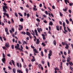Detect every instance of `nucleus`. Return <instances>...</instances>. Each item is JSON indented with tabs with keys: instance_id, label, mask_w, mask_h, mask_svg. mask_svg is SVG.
<instances>
[{
	"instance_id": "nucleus-35",
	"label": "nucleus",
	"mask_w": 73,
	"mask_h": 73,
	"mask_svg": "<svg viewBox=\"0 0 73 73\" xmlns=\"http://www.w3.org/2000/svg\"><path fill=\"white\" fill-rule=\"evenodd\" d=\"M49 54H52V50H50L49 51Z\"/></svg>"
},
{
	"instance_id": "nucleus-4",
	"label": "nucleus",
	"mask_w": 73,
	"mask_h": 73,
	"mask_svg": "<svg viewBox=\"0 0 73 73\" xmlns=\"http://www.w3.org/2000/svg\"><path fill=\"white\" fill-rule=\"evenodd\" d=\"M3 14L5 15V16H6L8 18H9V15H8V13H3Z\"/></svg>"
},
{
	"instance_id": "nucleus-55",
	"label": "nucleus",
	"mask_w": 73,
	"mask_h": 73,
	"mask_svg": "<svg viewBox=\"0 0 73 73\" xmlns=\"http://www.w3.org/2000/svg\"><path fill=\"white\" fill-rule=\"evenodd\" d=\"M11 21H12V23H14V21L13 20V19L12 18L11 19Z\"/></svg>"
},
{
	"instance_id": "nucleus-57",
	"label": "nucleus",
	"mask_w": 73,
	"mask_h": 73,
	"mask_svg": "<svg viewBox=\"0 0 73 73\" xmlns=\"http://www.w3.org/2000/svg\"><path fill=\"white\" fill-rule=\"evenodd\" d=\"M44 62H45V61H42V64H43V65H44Z\"/></svg>"
},
{
	"instance_id": "nucleus-47",
	"label": "nucleus",
	"mask_w": 73,
	"mask_h": 73,
	"mask_svg": "<svg viewBox=\"0 0 73 73\" xmlns=\"http://www.w3.org/2000/svg\"><path fill=\"white\" fill-rule=\"evenodd\" d=\"M60 16H61V17H63V15H62V13H60Z\"/></svg>"
},
{
	"instance_id": "nucleus-3",
	"label": "nucleus",
	"mask_w": 73,
	"mask_h": 73,
	"mask_svg": "<svg viewBox=\"0 0 73 73\" xmlns=\"http://www.w3.org/2000/svg\"><path fill=\"white\" fill-rule=\"evenodd\" d=\"M40 40H39V39H36V44H40Z\"/></svg>"
},
{
	"instance_id": "nucleus-48",
	"label": "nucleus",
	"mask_w": 73,
	"mask_h": 73,
	"mask_svg": "<svg viewBox=\"0 0 73 73\" xmlns=\"http://www.w3.org/2000/svg\"><path fill=\"white\" fill-rule=\"evenodd\" d=\"M63 27L65 26V22H63Z\"/></svg>"
},
{
	"instance_id": "nucleus-41",
	"label": "nucleus",
	"mask_w": 73,
	"mask_h": 73,
	"mask_svg": "<svg viewBox=\"0 0 73 73\" xmlns=\"http://www.w3.org/2000/svg\"><path fill=\"white\" fill-rule=\"evenodd\" d=\"M69 67H70V70H73V67H72L70 66H69Z\"/></svg>"
},
{
	"instance_id": "nucleus-11",
	"label": "nucleus",
	"mask_w": 73,
	"mask_h": 73,
	"mask_svg": "<svg viewBox=\"0 0 73 73\" xmlns=\"http://www.w3.org/2000/svg\"><path fill=\"white\" fill-rule=\"evenodd\" d=\"M56 30L58 31H60V28H59V26H56Z\"/></svg>"
},
{
	"instance_id": "nucleus-23",
	"label": "nucleus",
	"mask_w": 73,
	"mask_h": 73,
	"mask_svg": "<svg viewBox=\"0 0 73 73\" xmlns=\"http://www.w3.org/2000/svg\"><path fill=\"white\" fill-rule=\"evenodd\" d=\"M49 25H53V23H52V22L50 21L49 23Z\"/></svg>"
},
{
	"instance_id": "nucleus-36",
	"label": "nucleus",
	"mask_w": 73,
	"mask_h": 73,
	"mask_svg": "<svg viewBox=\"0 0 73 73\" xmlns=\"http://www.w3.org/2000/svg\"><path fill=\"white\" fill-rule=\"evenodd\" d=\"M11 30L12 31H13V32H14L15 31V29H14V28H11Z\"/></svg>"
},
{
	"instance_id": "nucleus-24",
	"label": "nucleus",
	"mask_w": 73,
	"mask_h": 73,
	"mask_svg": "<svg viewBox=\"0 0 73 73\" xmlns=\"http://www.w3.org/2000/svg\"><path fill=\"white\" fill-rule=\"evenodd\" d=\"M27 18H28L29 17V16H30V15H29V13H27Z\"/></svg>"
},
{
	"instance_id": "nucleus-62",
	"label": "nucleus",
	"mask_w": 73,
	"mask_h": 73,
	"mask_svg": "<svg viewBox=\"0 0 73 73\" xmlns=\"http://www.w3.org/2000/svg\"><path fill=\"white\" fill-rule=\"evenodd\" d=\"M26 72H28V68L26 69Z\"/></svg>"
},
{
	"instance_id": "nucleus-30",
	"label": "nucleus",
	"mask_w": 73,
	"mask_h": 73,
	"mask_svg": "<svg viewBox=\"0 0 73 73\" xmlns=\"http://www.w3.org/2000/svg\"><path fill=\"white\" fill-rule=\"evenodd\" d=\"M67 28L68 31L69 32H71V30L68 27H67Z\"/></svg>"
},
{
	"instance_id": "nucleus-17",
	"label": "nucleus",
	"mask_w": 73,
	"mask_h": 73,
	"mask_svg": "<svg viewBox=\"0 0 73 73\" xmlns=\"http://www.w3.org/2000/svg\"><path fill=\"white\" fill-rule=\"evenodd\" d=\"M18 15H19V16H21V17H23V15H22V14L21 13H18Z\"/></svg>"
},
{
	"instance_id": "nucleus-6",
	"label": "nucleus",
	"mask_w": 73,
	"mask_h": 73,
	"mask_svg": "<svg viewBox=\"0 0 73 73\" xmlns=\"http://www.w3.org/2000/svg\"><path fill=\"white\" fill-rule=\"evenodd\" d=\"M62 62H60V69L61 70H62Z\"/></svg>"
},
{
	"instance_id": "nucleus-46",
	"label": "nucleus",
	"mask_w": 73,
	"mask_h": 73,
	"mask_svg": "<svg viewBox=\"0 0 73 73\" xmlns=\"http://www.w3.org/2000/svg\"><path fill=\"white\" fill-rule=\"evenodd\" d=\"M17 66L19 67V66H20V64H19V63H17Z\"/></svg>"
},
{
	"instance_id": "nucleus-14",
	"label": "nucleus",
	"mask_w": 73,
	"mask_h": 73,
	"mask_svg": "<svg viewBox=\"0 0 73 73\" xmlns=\"http://www.w3.org/2000/svg\"><path fill=\"white\" fill-rule=\"evenodd\" d=\"M11 62L13 64L14 66H15V62H14V60H12Z\"/></svg>"
},
{
	"instance_id": "nucleus-20",
	"label": "nucleus",
	"mask_w": 73,
	"mask_h": 73,
	"mask_svg": "<svg viewBox=\"0 0 73 73\" xmlns=\"http://www.w3.org/2000/svg\"><path fill=\"white\" fill-rule=\"evenodd\" d=\"M39 65H40V66H41V68L42 70H44V68H43V67H42V66L40 64H39Z\"/></svg>"
},
{
	"instance_id": "nucleus-26",
	"label": "nucleus",
	"mask_w": 73,
	"mask_h": 73,
	"mask_svg": "<svg viewBox=\"0 0 73 73\" xmlns=\"http://www.w3.org/2000/svg\"><path fill=\"white\" fill-rule=\"evenodd\" d=\"M34 38H35L34 39V41L35 42H36V40H37V38L36 36H34Z\"/></svg>"
},
{
	"instance_id": "nucleus-60",
	"label": "nucleus",
	"mask_w": 73,
	"mask_h": 73,
	"mask_svg": "<svg viewBox=\"0 0 73 73\" xmlns=\"http://www.w3.org/2000/svg\"><path fill=\"white\" fill-rule=\"evenodd\" d=\"M52 54H48V56H51Z\"/></svg>"
},
{
	"instance_id": "nucleus-22",
	"label": "nucleus",
	"mask_w": 73,
	"mask_h": 73,
	"mask_svg": "<svg viewBox=\"0 0 73 73\" xmlns=\"http://www.w3.org/2000/svg\"><path fill=\"white\" fill-rule=\"evenodd\" d=\"M41 55L42 57H43L44 56V54L43 53V51H41Z\"/></svg>"
},
{
	"instance_id": "nucleus-21",
	"label": "nucleus",
	"mask_w": 73,
	"mask_h": 73,
	"mask_svg": "<svg viewBox=\"0 0 73 73\" xmlns=\"http://www.w3.org/2000/svg\"><path fill=\"white\" fill-rule=\"evenodd\" d=\"M13 72L14 73H16V69L14 68L13 69Z\"/></svg>"
},
{
	"instance_id": "nucleus-37",
	"label": "nucleus",
	"mask_w": 73,
	"mask_h": 73,
	"mask_svg": "<svg viewBox=\"0 0 73 73\" xmlns=\"http://www.w3.org/2000/svg\"><path fill=\"white\" fill-rule=\"evenodd\" d=\"M23 65L24 68H26V67L27 66V65L25 64V63H23Z\"/></svg>"
},
{
	"instance_id": "nucleus-28",
	"label": "nucleus",
	"mask_w": 73,
	"mask_h": 73,
	"mask_svg": "<svg viewBox=\"0 0 73 73\" xmlns=\"http://www.w3.org/2000/svg\"><path fill=\"white\" fill-rule=\"evenodd\" d=\"M47 65L49 68H50V64L48 62H47Z\"/></svg>"
},
{
	"instance_id": "nucleus-1",
	"label": "nucleus",
	"mask_w": 73,
	"mask_h": 73,
	"mask_svg": "<svg viewBox=\"0 0 73 73\" xmlns=\"http://www.w3.org/2000/svg\"><path fill=\"white\" fill-rule=\"evenodd\" d=\"M31 48H33V49H34L33 50L34 51V56H36L37 55V54L36 53H39V52L37 50V49L36 48H35V47H34V46L31 45Z\"/></svg>"
},
{
	"instance_id": "nucleus-40",
	"label": "nucleus",
	"mask_w": 73,
	"mask_h": 73,
	"mask_svg": "<svg viewBox=\"0 0 73 73\" xmlns=\"http://www.w3.org/2000/svg\"><path fill=\"white\" fill-rule=\"evenodd\" d=\"M65 61H66V60L65 59H63L62 60V62H65Z\"/></svg>"
},
{
	"instance_id": "nucleus-56",
	"label": "nucleus",
	"mask_w": 73,
	"mask_h": 73,
	"mask_svg": "<svg viewBox=\"0 0 73 73\" xmlns=\"http://www.w3.org/2000/svg\"><path fill=\"white\" fill-rule=\"evenodd\" d=\"M42 45H43V46H45V45L44 44V43H42Z\"/></svg>"
},
{
	"instance_id": "nucleus-43",
	"label": "nucleus",
	"mask_w": 73,
	"mask_h": 73,
	"mask_svg": "<svg viewBox=\"0 0 73 73\" xmlns=\"http://www.w3.org/2000/svg\"><path fill=\"white\" fill-rule=\"evenodd\" d=\"M0 39L1 40V41L3 42V38H2V37L1 36H0Z\"/></svg>"
},
{
	"instance_id": "nucleus-63",
	"label": "nucleus",
	"mask_w": 73,
	"mask_h": 73,
	"mask_svg": "<svg viewBox=\"0 0 73 73\" xmlns=\"http://www.w3.org/2000/svg\"><path fill=\"white\" fill-rule=\"evenodd\" d=\"M39 31H42V29H41V28H40L39 29Z\"/></svg>"
},
{
	"instance_id": "nucleus-12",
	"label": "nucleus",
	"mask_w": 73,
	"mask_h": 73,
	"mask_svg": "<svg viewBox=\"0 0 73 73\" xmlns=\"http://www.w3.org/2000/svg\"><path fill=\"white\" fill-rule=\"evenodd\" d=\"M69 63V64L71 66H72V65H73V62H68Z\"/></svg>"
},
{
	"instance_id": "nucleus-34",
	"label": "nucleus",
	"mask_w": 73,
	"mask_h": 73,
	"mask_svg": "<svg viewBox=\"0 0 73 73\" xmlns=\"http://www.w3.org/2000/svg\"><path fill=\"white\" fill-rule=\"evenodd\" d=\"M17 72H19V73H21V70H17Z\"/></svg>"
},
{
	"instance_id": "nucleus-50",
	"label": "nucleus",
	"mask_w": 73,
	"mask_h": 73,
	"mask_svg": "<svg viewBox=\"0 0 73 73\" xmlns=\"http://www.w3.org/2000/svg\"><path fill=\"white\" fill-rule=\"evenodd\" d=\"M48 9L50 11H52V10L51 9H50V7H48Z\"/></svg>"
},
{
	"instance_id": "nucleus-9",
	"label": "nucleus",
	"mask_w": 73,
	"mask_h": 73,
	"mask_svg": "<svg viewBox=\"0 0 73 73\" xmlns=\"http://www.w3.org/2000/svg\"><path fill=\"white\" fill-rule=\"evenodd\" d=\"M5 60H6L5 59V58H4L2 59V61L3 62V63H4V64H5V62L6 61Z\"/></svg>"
},
{
	"instance_id": "nucleus-39",
	"label": "nucleus",
	"mask_w": 73,
	"mask_h": 73,
	"mask_svg": "<svg viewBox=\"0 0 73 73\" xmlns=\"http://www.w3.org/2000/svg\"><path fill=\"white\" fill-rule=\"evenodd\" d=\"M11 48L12 49H14V46H13V45H11Z\"/></svg>"
},
{
	"instance_id": "nucleus-13",
	"label": "nucleus",
	"mask_w": 73,
	"mask_h": 73,
	"mask_svg": "<svg viewBox=\"0 0 73 73\" xmlns=\"http://www.w3.org/2000/svg\"><path fill=\"white\" fill-rule=\"evenodd\" d=\"M66 22L67 24H68H68H69V22H70L69 21H68L67 19H66Z\"/></svg>"
},
{
	"instance_id": "nucleus-8",
	"label": "nucleus",
	"mask_w": 73,
	"mask_h": 73,
	"mask_svg": "<svg viewBox=\"0 0 73 73\" xmlns=\"http://www.w3.org/2000/svg\"><path fill=\"white\" fill-rule=\"evenodd\" d=\"M32 57L33 58L32 59L31 61L32 62H34V61H35V57L33 56Z\"/></svg>"
},
{
	"instance_id": "nucleus-61",
	"label": "nucleus",
	"mask_w": 73,
	"mask_h": 73,
	"mask_svg": "<svg viewBox=\"0 0 73 73\" xmlns=\"http://www.w3.org/2000/svg\"><path fill=\"white\" fill-rule=\"evenodd\" d=\"M3 57H5V54L4 53H3Z\"/></svg>"
},
{
	"instance_id": "nucleus-10",
	"label": "nucleus",
	"mask_w": 73,
	"mask_h": 73,
	"mask_svg": "<svg viewBox=\"0 0 73 73\" xmlns=\"http://www.w3.org/2000/svg\"><path fill=\"white\" fill-rule=\"evenodd\" d=\"M63 10L64 12H66L68 11V8H66L65 9H63Z\"/></svg>"
},
{
	"instance_id": "nucleus-27",
	"label": "nucleus",
	"mask_w": 73,
	"mask_h": 73,
	"mask_svg": "<svg viewBox=\"0 0 73 73\" xmlns=\"http://www.w3.org/2000/svg\"><path fill=\"white\" fill-rule=\"evenodd\" d=\"M2 48L4 50H7V48H6V47L5 46H3L2 47Z\"/></svg>"
},
{
	"instance_id": "nucleus-44",
	"label": "nucleus",
	"mask_w": 73,
	"mask_h": 73,
	"mask_svg": "<svg viewBox=\"0 0 73 73\" xmlns=\"http://www.w3.org/2000/svg\"><path fill=\"white\" fill-rule=\"evenodd\" d=\"M15 15L16 16V17H18V15H17V13H15Z\"/></svg>"
},
{
	"instance_id": "nucleus-58",
	"label": "nucleus",
	"mask_w": 73,
	"mask_h": 73,
	"mask_svg": "<svg viewBox=\"0 0 73 73\" xmlns=\"http://www.w3.org/2000/svg\"><path fill=\"white\" fill-rule=\"evenodd\" d=\"M9 31L11 33H13V32L11 30H10Z\"/></svg>"
},
{
	"instance_id": "nucleus-18",
	"label": "nucleus",
	"mask_w": 73,
	"mask_h": 73,
	"mask_svg": "<svg viewBox=\"0 0 73 73\" xmlns=\"http://www.w3.org/2000/svg\"><path fill=\"white\" fill-rule=\"evenodd\" d=\"M53 44L54 45H56V40H54L53 42Z\"/></svg>"
},
{
	"instance_id": "nucleus-15",
	"label": "nucleus",
	"mask_w": 73,
	"mask_h": 73,
	"mask_svg": "<svg viewBox=\"0 0 73 73\" xmlns=\"http://www.w3.org/2000/svg\"><path fill=\"white\" fill-rule=\"evenodd\" d=\"M5 31L6 32H8V28H7L5 27Z\"/></svg>"
},
{
	"instance_id": "nucleus-19",
	"label": "nucleus",
	"mask_w": 73,
	"mask_h": 73,
	"mask_svg": "<svg viewBox=\"0 0 73 73\" xmlns=\"http://www.w3.org/2000/svg\"><path fill=\"white\" fill-rule=\"evenodd\" d=\"M36 20L37 21H38L39 23H40V19H39L38 18H37L36 19Z\"/></svg>"
},
{
	"instance_id": "nucleus-53",
	"label": "nucleus",
	"mask_w": 73,
	"mask_h": 73,
	"mask_svg": "<svg viewBox=\"0 0 73 73\" xmlns=\"http://www.w3.org/2000/svg\"><path fill=\"white\" fill-rule=\"evenodd\" d=\"M27 16V13H24V16Z\"/></svg>"
},
{
	"instance_id": "nucleus-51",
	"label": "nucleus",
	"mask_w": 73,
	"mask_h": 73,
	"mask_svg": "<svg viewBox=\"0 0 73 73\" xmlns=\"http://www.w3.org/2000/svg\"><path fill=\"white\" fill-rule=\"evenodd\" d=\"M37 29V30H38V32L39 33H40V30H39V28H38Z\"/></svg>"
},
{
	"instance_id": "nucleus-7",
	"label": "nucleus",
	"mask_w": 73,
	"mask_h": 73,
	"mask_svg": "<svg viewBox=\"0 0 73 73\" xmlns=\"http://www.w3.org/2000/svg\"><path fill=\"white\" fill-rule=\"evenodd\" d=\"M70 60H71V58L70 57H68L67 58V61L68 62H69Z\"/></svg>"
},
{
	"instance_id": "nucleus-54",
	"label": "nucleus",
	"mask_w": 73,
	"mask_h": 73,
	"mask_svg": "<svg viewBox=\"0 0 73 73\" xmlns=\"http://www.w3.org/2000/svg\"><path fill=\"white\" fill-rule=\"evenodd\" d=\"M68 12H69V13H72V11H71V10H70V9H69V10H68Z\"/></svg>"
},
{
	"instance_id": "nucleus-5",
	"label": "nucleus",
	"mask_w": 73,
	"mask_h": 73,
	"mask_svg": "<svg viewBox=\"0 0 73 73\" xmlns=\"http://www.w3.org/2000/svg\"><path fill=\"white\" fill-rule=\"evenodd\" d=\"M26 35H27V36H29V37L31 38V34L29 32H26Z\"/></svg>"
},
{
	"instance_id": "nucleus-64",
	"label": "nucleus",
	"mask_w": 73,
	"mask_h": 73,
	"mask_svg": "<svg viewBox=\"0 0 73 73\" xmlns=\"http://www.w3.org/2000/svg\"><path fill=\"white\" fill-rule=\"evenodd\" d=\"M19 48L18 46H15V48Z\"/></svg>"
},
{
	"instance_id": "nucleus-42",
	"label": "nucleus",
	"mask_w": 73,
	"mask_h": 73,
	"mask_svg": "<svg viewBox=\"0 0 73 73\" xmlns=\"http://www.w3.org/2000/svg\"><path fill=\"white\" fill-rule=\"evenodd\" d=\"M44 51L46 53L48 52V51H47L46 49H45L44 50Z\"/></svg>"
},
{
	"instance_id": "nucleus-33",
	"label": "nucleus",
	"mask_w": 73,
	"mask_h": 73,
	"mask_svg": "<svg viewBox=\"0 0 73 73\" xmlns=\"http://www.w3.org/2000/svg\"><path fill=\"white\" fill-rule=\"evenodd\" d=\"M22 34H23V35H26V33L25 32H22L21 33Z\"/></svg>"
},
{
	"instance_id": "nucleus-45",
	"label": "nucleus",
	"mask_w": 73,
	"mask_h": 73,
	"mask_svg": "<svg viewBox=\"0 0 73 73\" xmlns=\"http://www.w3.org/2000/svg\"><path fill=\"white\" fill-rule=\"evenodd\" d=\"M52 9H54L56 8V7H55L54 6H52Z\"/></svg>"
},
{
	"instance_id": "nucleus-31",
	"label": "nucleus",
	"mask_w": 73,
	"mask_h": 73,
	"mask_svg": "<svg viewBox=\"0 0 73 73\" xmlns=\"http://www.w3.org/2000/svg\"><path fill=\"white\" fill-rule=\"evenodd\" d=\"M23 29V27H19V31H21L22 30V29Z\"/></svg>"
},
{
	"instance_id": "nucleus-16",
	"label": "nucleus",
	"mask_w": 73,
	"mask_h": 73,
	"mask_svg": "<svg viewBox=\"0 0 73 73\" xmlns=\"http://www.w3.org/2000/svg\"><path fill=\"white\" fill-rule=\"evenodd\" d=\"M3 8H5L7 9H8V7L7 6H4L3 7Z\"/></svg>"
},
{
	"instance_id": "nucleus-2",
	"label": "nucleus",
	"mask_w": 73,
	"mask_h": 73,
	"mask_svg": "<svg viewBox=\"0 0 73 73\" xmlns=\"http://www.w3.org/2000/svg\"><path fill=\"white\" fill-rule=\"evenodd\" d=\"M5 46H6L7 48H8L9 47V44L8 42L5 44Z\"/></svg>"
},
{
	"instance_id": "nucleus-59",
	"label": "nucleus",
	"mask_w": 73,
	"mask_h": 73,
	"mask_svg": "<svg viewBox=\"0 0 73 73\" xmlns=\"http://www.w3.org/2000/svg\"><path fill=\"white\" fill-rule=\"evenodd\" d=\"M45 13H46V15H48V11H45Z\"/></svg>"
},
{
	"instance_id": "nucleus-38",
	"label": "nucleus",
	"mask_w": 73,
	"mask_h": 73,
	"mask_svg": "<svg viewBox=\"0 0 73 73\" xmlns=\"http://www.w3.org/2000/svg\"><path fill=\"white\" fill-rule=\"evenodd\" d=\"M73 3H69V5H70V6H72V5H73Z\"/></svg>"
},
{
	"instance_id": "nucleus-29",
	"label": "nucleus",
	"mask_w": 73,
	"mask_h": 73,
	"mask_svg": "<svg viewBox=\"0 0 73 73\" xmlns=\"http://www.w3.org/2000/svg\"><path fill=\"white\" fill-rule=\"evenodd\" d=\"M24 20V19L23 18H21L20 19V21H21V22H23V21Z\"/></svg>"
},
{
	"instance_id": "nucleus-52",
	"label": "nucleus",
	"mask_w": 73,
	"mask_h": 73,
	"mask_svg": "<svg viewBox=\"0 0 73 73\" xmlns=\"http://www.w3.org/2000/svg\"><path fill=\"white\" fill-rule=\"evenodd\" d=\"M44 23H47V21L46 20H44L43 21Z\"/></svg>"
},
{
	"instance_id": "nucleus-32",
	"label": "nucleus",
	"mask_w": 73,
	"mask_h": 73,
	"mask_svg": "<svg viewBox=\"0 0 73 73\" xmlns=\"http://www.w3.org/2000/svg\"><path fill=\"white\" fill-rule=\"evenodd\" d=\"M64 42H62V45H65V42H64Z\"/></svg>"
},
{
	"instance_id": "nucleus-25",
	"label": "nucleus",
	"mask_w": 73,
	"mask_h": 73,
	"mask_svg": "<svg viewBox=\"0 0 73 73\" xmlns=\"http://www.w3.org/2000/svg\"><path fill=\"white\" fill-rule=\"evenodd\" d=\"M3 11L5 12H7V10H6V9L4 8H3Z\"/></svg>"
},
{
	"instance_id": "nucleus-49",
	"label": "nucleus",
	"mask_w": 73,
	"mask_h": 73,
	"mask_svg": "<svg viewBox=\"0 0 73 73\" xmlns=\"http://www.w3.org/2000/svg\"><path fill=\"white\" fill-rule=\"evenodd\" d=\"M69 46H66L65 47V48H66V49H68V48H69Z\"/></svg>"
}]
</instances>
